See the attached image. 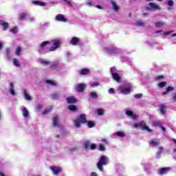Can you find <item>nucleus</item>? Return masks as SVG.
<instances>
[{
  "instance_id": "f257e3e1",
  "label": "nucleus",
  "mask_w": 176,
  "mask_h": 176,
  "mask_svg": "<svg viewBox=\"0 0 176 176\" xmlns=\"http://www.w3.org/2000/svg\"><path fill=\"white\" fill-rule=\"evenodd\" d=\"M61 41L60 40H53L51 42L44 41L43 42L38 48V52L41 54L47 53V52H54L60 47Z\"/></svg>"
},
{
  "instance_id": "f03ea898",
  "label": "nucleus",
  "mask_w": 176,
  "mask_h": 176,
  "mask_svg": "<svg viewBox=\"0 0 176 176\" xmlns=\"http://www.w3.org/2000/svg\"><path fill=\"white\" fill-rule=\"evenodd\" d=\"M109 163V158L107 155H102L99 158L97 167L100 171H104L102 166H107Z\"/></svg>"
},
{
  "instance_id": "7ed1b4c3",
  "label": "nucleus",
  "mask_w": 176,
  "mask_h": 176,
  "mask_svg": "<svg viewBox=\"0 0 176 176\" xmlns=\"http://www.w3.org/2000/svg\"><path fill=\"white\" fill-rule=\"evenodd\" d=\"M119 93L122 94H130L131 93V85H122L117 89Z\"/></svg>"
},
{
  "instance_id": "20e7f679",
  "label": "nucleus",
  "mask_w": 176,
  "mask_h": 176,
  "mask_svg": "<svg viewBox=\"0 0 176 176\" xmlns=\"http://www.w3.org/2000/svg\"><path fill=\"white\" fill-rule=\"evenodd\" d=\"M80 123H87V120H86V116L85 114H81L78 120H74V125L77 129L80 127Z\"/></svg>"
},
{
  "instance_id": "39448f33",
  "label": "nucleus",
  "mask_w": 176,
  "mask_h": 176,
  "mask_svg": "<svg viewBox=\"0 0 176 176\" xmlns=\"http://www.w3.org/2000/svg\"><path fill=\"white\" fill-rule=\"evenodd\" d=\"M104 52L111 56H115V54H118V53H119V50L115 47H108L104 48Z\"/></svg>"
},
{
  "instance_id": "423d86ee",
  "label": "nucleus",
  "mask_w": 176,
  "mask_h": 176,
  "mask_svg": "<svg viewBox=\"0 0 176 176\" xmlns=\"http://www.w3.org/2000/svg\"><path fill=\"white\" fill-rule=\"evenodd\" d=\"M111 76L114 80L120 83V76H119L116 72V67H111L110 68Z\"/></svg>"
},
{
  "instance_id": "0eeeda50",
  "label": "nucleus",
  "mask_w": 176,
  "mask_h": 176,
  "mask_svg": "<svg viewBox=\"0 0 176 176\" xmlns=\"http://www.w3.org/2000/svg\"><path fill=\"white\" fill-rule=\"evenodd\" d=\"M84 148L85 151H93L97 148V144L86 141L84 142Z\"/></svg>"
},
{
  "instance_id": "6e6552de",
  "label": "nucleus",
  "mask_w": 176,
  "mask_h": 176,
  "mask_svg": "<svg viewBox=\"0 0 176 176\" xmlns=\"http://www.w3.org/2000/svg\"><path fill=\"white\" fill-rule=\"evenodd\" d=\"M50 170L54 175H59L60 173H63V168L59 166H50Z\"/></svg>"
},
{
  "instance_id": "1a4fd4ad",
  "label": "nucleus",
  "mask_w": 176,
  "mask_h": 176,
  "mask_svg": "<svg viewBox=\"0 0 176 176\" xmlns=\"http://www.w3.org/2000/svg\"><path fill=\"white\" fill-rule=\"evenodd\" d=\"M55 20L56 21H61L62 23H68V19L65 17L63 14H58L56 16Z\"/></svg>"
},
{
  "instance_id": "9d476101",
  "label": "nucleus",
  "mask_w": 176,
  "mask_h": 176,
  "mask_svg": "<svg viewBox=\"0 0 176 176\" xmlns=\"http://www.w3.org/2000/svg\"><path fill=\"white\" fill-rule=\"evenodd\" d=\"M21 111L22 112V115L25 119H28L30 118V111H28V109L25 107V106H22L21 107Z\"/></svg>"
},
{
  "instance_id": "9b49d317",
  "label": "nucleus",
  "mask_w": 176,
  "mask_h": 176,
  "mask_svg": "<svg viewBox=\"0 0 176 176\" xmlns=\"http://www.w3.org/2000/svg\"><path fill=\"white\" fill-rule=\"evenodd\" d=\"M148 6L150 7H148L146 8L147 10H153V9L156 10H162V8H160V6L154 3H149Z\"/></svg>"
},
{
  "instance_id": "f8f14e48",
  "label": "nucleus",
  "mask_w": 176,
  "mask_h": 176,
  "mask_svg": "<svg viewBox=\"0 0 176 176\" xmlns=\"http://www.w3.org/2000/svg\"><path fill=\"white\" fill-rule=\"evenodd\" d=\"M174 32L173 30L168 31V32H164L163 30H157L155 32V34H162V38L164 39L166 38V36L170 35V34H173Z\"/></svg>"
},
{
  "instance_id": "ddd939ff",
  "label": "nucleus",
  "mask_w": 176,
  "mask_h": 176,
  "mask_svg": "<svg viewBox=\"0 0 176 176\" xmlns=\"http://www.w3.org/2000/svg\"><path fill=\"white\" fill-rule=\"evenodd\" d=\"M126 115L129 118V119H133V120H137V119H138V116L134 114L131 111L126 110Z\"/></svg>"
},
{
  "instance_id": "4468645a",
  "label": "nucleus",
  "mask_w": 176,
  "mask_h": 176,
  "mask_svg": "<svg viewBox=\"0 0 176 176\" xmlns=\"http://www.w3.org/2000/svg\"><path fill=\"white\" fill-rule=\"evenodd\" d=\"M110 3L113 8V10H114V12H119V10H120V6L118 4V3L113 0H111L110 1Z\"/></svg>"
},
{
  "instance_id": "2eb2a0df",
  "label": "nucleus",
  "mask_w": 176,
  "mask_h": 176,
  "mask_svg": "<svg viewBox=\"0 0 176 176\" xmlns=\"http://www.w3.org/2000/svg\"><path fill=\"white\" fill-rule=\"evenodd\" d=\"M53 121V126L54 127H60L61 126V123H60V118L58 116H55L52 118Z\"/></svg>"
},
{
  "instance_id": "dca6fc26",
  "label": "nucleus",
  "mask_w": 176,
  "mask_h": 176,
  "mask_svg": "<svg viewBox=\"0 0 176 176\" xmlns=\"http://www.w3.org/2000/svg\"><path fill=\"white\" fill-rule=\"evenodd\" d=\"M150 146H153V148H156V146H159L160 145V140L157 139H153L150 142H148Z\"/></svg>"
},
{
  "instance_id": "f3484780",
  "label": "nucleus",
  "mask_w": 176,
  "mask_h": 176,
  "mask_svg": "<svg viewBox=\"0 0 176 176\" xmlns=\"http://www.w3.org/2000/svg\"><path fill=\"white\" fill-rule=\"evenodd\" d=\"M85 87H86V84H78L77 85H76V90L78 92V93H82V91H83V90H85Z\"/></svg>"
},
{
  "instance_id": "a211bd4d",
  "label": "nucleus",
  "mask_w": 176,
  "mask_h": 176,
  "mask_svg": "<svg viewBox=\"0 0 176 176\" xmlns=\"http://www.w3.org/2000/svg\"><path fill=\"white\" fill-rule=\"evenodd\" d=\"M168 171H170L169 167L162 168L158 170V174L160 175H164V174H166V173H168Z\"/></svg>"
},
{
  "instance_id": "6ab92c4d",
  "label": "nucleus",
  "mask_w": 176,
  "mask_h": 176,
  "mask_svg": "<svg viewBox=\"0 0 176 176\" xmlns=\"http://www.w3.org/2000/svg\"><path fill=\"white\" fill-rule=\"evenodd\" d=\"M38 61L39 64H41V65H44V67H47V65H50V61L47 60H45L43 58H39Z\"/></svg>"
},
{
  "instance_id": "aec40b11",
  "label": "nucleus",
  "mask_w": 176,
  "mask_h": 176,
  "mask_svg": "<svg viewBox=\"0 0 176 176\" xmlns=\"http://www.w3.org/2000/svg\"><path fill=\"white\" fill-rule=\"evenodd\" d=\"M116 137L123 138V137H126V135L124 134V133L122 131H118L117 133H114L111 134V138H116Z\"/></svg>"
},
{
  "instance_id": "412c9836",
  "label": "nucleus",
  "mask_w": 176,
  "mask_h": 176,
  "mask_svg": "<svg viewBox=\"0 0 176 176\" xmlns=\"http://www.w3.org/2000/svg\"><path fill=\"white\" fill-rule=\"evenodd\" d=\"M140 127L142 130H147V131L151 132V129L148 128V126H146V123L144 121L140 122Z\"/></svg>"
},
{
  "instance_id": "4be33fe9",
  "label": "nucleus",
  "mask_w": 176,
  "mask_h": 176,
  "mask_svg": "<svg viewBox=\"0 0 176 176\" xmlns=\"http://www.w3.org/2000/svg\"><path fill=\"white\" fill-rule=\"evenodd\" d=\"M155 25L157 28H164V26L166 25L165 21H157L155 23Z\"/></svg>"
},
{
  "instance_id": "5701e85b",
  "label": "nucleus",
  "mask_w": 176,
  "mask_h": 176,
  "mask_svg": "<svg viewBox=\"0 0 176 176\" xmlns=\"http://www.w3.org/2000/svg\"><path fill=\"white\" fill-rule=\"evenodd\" d=\"M32 3L33 5H36V6H46V3H45V1H41L38 0L32 1Z\"/></svg>"
},
{
  "instance_id": "b1692460",
  "label": "nucleus",
  "mask_w": 176,
  "mask_h": 176,
  "mask_svg": "<svg viewBox=\"0 0 176 176\" xmlns=\"http://www.w3.org/2000/svg\"><path fill=\"white\" fill-rule=\"evenodd\" d=\"M23 96L25 97V100H27V101L32 100V97L30 96V94H28V91H27V89L23 90Z\"/></svg>"
},
{
  "instance_id": "393cba45",
  "label": "nucleus",
  "mask_w": 176,
  "mask_h": 176,
  "mask_svg": "<svg viewBox=\"0 0 176 176\" xmlns=\"http://www.w3.org/2000/svg\"><path fill=\"white\" fill-rule=\"evenodd\" d=\"M80 42V38L78 37H73L71 41V44L74 46L78 45Z\"/></svg>"
},
{
  "instance_id": "a878e982",
  "label": "nucleus",
  "mask_w": 176,
  "mask_h": 176,
  "mask_svg": "<svg viewBox=\"0 0 176 176\" xmlns=\"http://www.w3.org/2000/svg\"><path fill=\"white\" fill-rule=\"evenodd\" d=\"M0 25H2V27H3L4 31H6L8 28H9V23L5 22L3 21H0Z\"/></svg>"
},
{
  "instance_id": "bb28decb",
  "label": "nucleus",
  "mask_w": 176,
  "mask_h": 176,
  "mask_svg": "<svg viewBox=\"0 0 176 176\" xmlns=\"http://www.w3.org/2000/svg\"><path fill=\"white\" fill-rule=\"evenodd\" d=\"M68 104H76V98L74 96H71L67 98Z\"/></svg>"
},
{
  "instance_id": "cd10ccee",
  "label": "nucleus",
  "mask_w": 176,
  "mask_h": 176,
  "mask_svg": "<svg viewBox=\"0 0 176 176\" xmlns=\"http://www.w3.org/2000/svg\"><path fill=\"white\" fill-rule=\"evenodd\" d=\"M10 94L12 96H16V91H14V85H13V82L10 83V90H9Z\"/></svg>"
},
{
  "instance_id": "c85d7f7f",
  "label": "nucleus",
  "mask_w": 176,
  "mask_h": 176,
  "mask_svg": "<svg viewBox=\"0 0 176 176\" xmlns=\"http://www.w3.org/2000/svg\"><path fill=\"white\" fill-rule=\"evenodd\" d=\"M163 151H164V148L163 146H160L159 151L156 153V159H160V155L163 153Z\"/></svg>"
},
{
  "instance_id": "c756f323",
  "label": "nucleus",
  "mask_w": 176,
  "mask_h": 176,
  "mask_svg": "<svg viewBox=\"0 0 176 176\" xmlns=\"http://www.w3.org/2000/svg\"><path fill=\"white\" fill-rule=\"evenodd\" d=\"M80 75H89L90 70L89 69H82L80 72Z\"/></svg>"
},
{
  "instance_id": "7c9ffc66",
  "label": "nucleus",
  "mask_w": 176,
  "mask_h": 176,
  "mask_svg": "<svg viewBox=\"0 0 176 176\" xmlns=\"http://www.w3.org/2000/svg\"><path fill=\"white\" fill-rule=\"evenodd\" d=\"M160 111L162 115H164V113H166V104H162L160 106Z\"/></svg>"
},
{
  "instance_id": "2f4dec72",
  "label": "nucleus",
  "mask_w": 176,
  "mask_h": 176,
  "mask_svg": "<svg viewBox=\"0 0 176 176\" xmlns=\"http://www.w3.org/2000/svg\"><path fill=\"white\" fill-rule=\"evenodd\" d=\"M52 109H53V107L52 106H50L49 107L45 109L44 111H43V115H47V113H49V112H50Z\"/></svg>"
},
{
  "instance_id": "473e14b6",
  "label": "nucleus",
  "mask_w": 176,
  "mask_h": 176,
  "mask_svg": "<svg viewBox=\"0 0 176 176\" xmlns=\"http://www.w3.org/2000/svg\"><path fill=\"white\" fill-rule=\"evenodd\" d=\"M135 25L139 27H145V22L142 21H136Z\"/></svg>"
},
{
  "instance_id": "72a5a7b5",
  "label": "nucleus",
  "mask_w": 176,
  "mask_h": 176,
  "mask_svg": "<svg viewBox=\"0 0 176 176\" xmlns=\"http://www.w3.org/2000/svg\"><path fill=\"white\" fill-rule=\"evenodd\" d=\"M13 64L14 65H15V67H21V65H20V62H19V60H17V58H14L13 60Z\"/></svg>"
},
{
  "instance_id": "f704fd0d",
  "label": "nucleus",
  "mask_w": 176,
  "mask_h": 176,
  "mask_svg": "<svg viewBox=\"0 0 176 176\" xmlns=\"http://www.w3.org/2000/svg\"><path fill=\"white\" fill-rule=\"evenodd\" d=\"M57 98H60V92H56L52 95L53 100H57Z\"/></svg>"
},
{
  "instance_id": "c9c22d12",
  "label": "nucleus",
  "mask_w": 176,
  "mask_h": 176,
  "mask_svg": "<svg viewBox=\"0 0 176 176\" xmlns=\"http://www.w3.org/2000/svg\"><path fill=\"white\" fill-rule=\"evenodd\" d=\"M98 112V115H99V116H102V115H104V113L105 112V110L102 109H98L97 110Z\"/></svg>"
},
{
  "instance_id": "e433bc0d",
  "label": "nucleus",
  "mask_w": 176,
  "mask_h": 176,
  "mask_svg": "<svg viewBox=\"0 0 176 176\" xmlns=\"http://www.w3.org/2000/svg\"><path fill=\"white\" fill-rule=\"evenodd\" d=\"M173 90H174V88L173 87H168V88L166 89V91L163 92L162 94L164 96L167 94V93H169V91H173Z\"/></svg>"
},
{
  "instance_id": "4c0bfd02",
  "label": "nucleus",
  "mask_w": 176,
  "mask_h": 176,
  "mask_svg": "<svg viewBox=\"0 0 176 176\" xmlns=\"http://www.w3.org/2000/svg\"><path fill=\"white\" fill-rule=\"evenodd\" d=\"M50 65L51 68L57 67L58 65V61L50 62Z\"/></svg>"
},
{
  "instance_id": "58836bf2",
  "label": "nucleus",
  "mask_w": 176,
  "mask_h": 176,
  "mask_svg": "<svg viewBox=\"0 0 176 176\" xmlns=\"http://www.w3.org/2000/svg\"><path fill=\"white\" fill-rule=\"evenodd\" d=\"M68 109H69L70 111H76V105H74V104H70V105L68 107Z\"/></svg>"
},
{
  "instance_id": "ea45409f",
  "label": "nucleus",
  "mask_w": 176,
  "mask_h": 176,
  "mask_svg": "<svg viewBox=\"0 0 176 176\" xmlns=\"http://www.w3.org/2000/svg\"><path fill=\"white\" fill-rule=\"evenodd\" d=\"M166 86H167L166 82H162L158 84V87H160L161 89L163 87H166Z\"/></svg>"
},
{
  "instance_id": "a19ab883",
  "label": "nucleus",
  "mask_w": 176,
  "mask_h": 176,
  "mask_svg": "<svg viewBox=\"0 0 176 176\" xmlns=\"http://www.w3.org/2000/svg\"><path fill=\"white\" fill-rule=\"evenodd\" d=\"M25 17H27V13L25 12H22L21 14V16H20V20H25Z\"/></svg>"
},
{
  "instance_id": "79ce46f5",
  "label": "nucleus",
  "mask_w": 176,
  "mask_h": 176,
  "mask_svg": "<svg viewBox=\"0 0 176 176\" xmlns=\"http://www.w3.org/2000/svg\"><path fill=\"white\" fill-rule=\"evenodd\" d=\"M167 5H168V6H170V8H173V6H174V1L168 0L167 1Z\"/></svg>"
},
{
  "instance_id": "37998d69",
  "label": "nucleus",
  "mask_w": 176,
  "mask_h": 176,
  "mask_svg": "<svg viewBox=\"0 0 176 176\" xmlns=\"http://www.w3.org/2000/svg\"><path fill=\"white\" fill-rule=\"evenodd\" d=\"M68 6H70V8H74V5L72 4V2H71L69 0H63Z\"/></svg>"
},
{
  "instance_id": "c03bdc74",
  "label": "nucleus",
  "mask_w": 176,
  "mask_h": 176,
  "mask_svg": "<svg viewBox=\"0 0 176 176\" xmlns=\"http://www.w3.org/2000/svg\"><path fill=\"white\" fill-rule=\"evenodd\" d=\"M153 125L157 126H162V122L161 121H154L153 122Z\"/></svg>"
},
{
  "instance_id": "a18cd8bd",
  "label": "nucleus",
  "mask_w": 176,
  "mask_h": 176,
  "mask_svg": "<svg viewBox=\"0 0 176 176\" xmlns=\"http://www.w3.org/2000/svg\"><path fill=\"white\" fill-rule=\"evenodd\" d=\"M46 83H47V85H51V86H56V83L54 82V81H52V80H47L46 81Z\"/></svg>"
},
{
  "instance_id": "49530a36",
  "label": "nucleus",
  "mask_w": 176,
  "mask_h": 176,
  "mask_svg": "<svg viewBox=\"0 0 176 176\" xmlns=\"http://www.w3.org/2000/svg\"><path fill=\"white\" fill-rule=\"evenodd\" d=\"M99 151H101L102 152H104L105 151V146L102 144H100L99 145Z\"/></svg>"
},
{
  "instance_id": "de8ad7c7",
  "label": "nucleus",
  "mask_w": 176,
  "mask_h": 176,
  "mask_svg": "<svg viewBox=\"0 0 176 176\" xmlns=\"http://www.w3.org/2000/svg\"><path fill=\"white\" fill-rule=\"evenodd\" d=\"M87 126L89 129H91V127H94V122L93 121H89L87 122Z\"/></svg>"
},
{
  "instance_id": "09e8293b",
  "label": "nucleus",
  "mask_w": 176,
  "mask_h": 176,
  "mask_svg": "<svg viewBox=\"0 0 176 176\" xmlns=\"http://www.w3.org/2000/svg\"><path fill=\"white\" fill-rule=\"evenodd\" d=\"M90 96L91 97V98H94V99H96V98H97L98 97L96 92H91L90 94Z\"/></svg>"
},
{
  "instance_id": "8fccbe9b",
  "label": "nucleus",
  "mask_w": 176,
  "mask_h": 176,
  "mask_svg": "<svg viewBox=\"0 0 176 176\" xmlns=\"http://www.w3.org/2000/svg\"><path fill=\"white\" fill-rule=\"evenodd\" d=\"M21 53V47H18L16 51V56H20Z\"/></svg>"
},
{
  "instance_id": "3c124183",
  "label": "nucleus",
  "mask_w": 176,
  "mask_h": 176,
  "mask_svg": "<svg viewBox=\"0 0 176 176\" xmlns=\"http://www.w3.org/2000/svg\"><path fill=\"white\" fill-rule=\"evenodd\" d=\"M91 87H97V86H100V83L98 82H91L90 83Z\"/></svg>"
},
{
  "instance_id": "603ef678",
  "label": "nucleus",
  "mask_w": 176,
  "mask_h": 176,
  "mask_svg": "<svg viewBox=\"0 0 176 176\" xmlns=\"http://www.w3.org/2000/svg\"><path fill=\"white\" fill-rule=\"evenodd\" d=\"M11 32H12V34H17V32H19V30H17V27H14V28H12L10 30Z\"/></svg>"
},
{
  "instance_id": "864d4df0",
  "label": "nucleus",
  "mask_w": 176,
  "mask_h": 176,
  "mask_svg": "<svg viewBox=\"0 0 176 176\" xmlns=\"http://www.w3.org/2000/svg\"><path fill=\"white\" fill-rule=\"evenodd\" d=\"M28 21H29V23H34V21H35V17L34 16H30L28 19Z\"/></svg>"
},
{
  "instance_id": "5fc2aeb1",
  "label": "nucleus",
  "mask_w": 176,
  "mask_h": 176,
  "mask_svg": "<svg viewBox=\"0 0 176 176\" xmlns=\"http://www.w3.org/2000/svg\"><path fill=\"white\" fill-rule=\"evenodd\" d=\"M36 109L41 111L42 109H43V105L42 104H37L36 105Z\"/></svg>"
},
{
  "instance_id": "6e6d98bb",
  "label": "nucleus",
  "mask_w": 176,
  "mask_h": 176,
  "mask_svg": "<svg viewBox=\"0 0 176 176\" xmlns=\"http://www.w3.org/2000/svg\"><path fill=\"white\" fill-rule=\"evenodd\" d=\"M109 94H115V93H116L115 89L113 88H110L109 89Z\"/></svg>"
},
{
  "instance_id": "4d7b16f0",
  "label": "nucleus",
  "mask_w": 176,
  "mask_h": 176,
  "mask_svg": "<svg viewBox=\"0 0 176 176\" xmlns=\"http://www.w3.org/2000/svg\"><path fill=\"white\" fill-rule=\"evenodd\" d=\"M164 78V76H157L155 77V80H160V79H163Z\"/></svg>"
},
{
  "instance_id": "13d9d810",
  "label": "nucleus",
  "mask_w": 176,
  "mask_h": 176,
  "mask_svg": "<svg viewBox=\"0 0 176 176\" xmlns=\"http://www.w3.org/2000/svg\"><path fill=\"white\" fill-rule=\"evenodd\" d=\"M141 97H142V94H138L135 95V98H141Z\"/></svg>"
},
{
  "instance_id": "bf43d9fd",
  "label": "nucleus",
  "mask_w": 176,
  "mask_h": 176,
  "mask_svg": "<svg viewBox=\"0 0 176 176\" xmlns=\"http://www.w3.org/2000/svg\"><path fill=\"white\" fill-rule=\"evenodd\" d=\"M102 142H104V144H108V139L107 138H103L102 139Z\"/></svg>"
},
{
  "instance_id": "052dcab7",
  "label": "nucleus",
  "mask_w": 176,
  "mask_h": 176,
  "mask_svg": "<svg viewBox=\"0 0 176 176\" xmlns=\"http://www.w3.org/2000/svg\"><path fill=\"white\" fill-rule=\"evenodd\" d=\"M134 129H140V123L133 125Z\"/></svg>"
},
{
  "instance_id": "680f3d73",
  "label": "nucleus",
  "mask_w": 176,
  "mask_h": 176,
  "mask_svg": "<svg viewBox=\"0 0 176 176\" xmlns=\"http://www.w3.org/2000/svg\"><path fill=\"white\" fill-rule=\"evenodd\" d=\"M87 5H88V6H93V3L92 1H87Z\"/></svg>"
},
{
  "instance_id": "e2e57ef3",
  "label": "nucleus",
  "mask_w": 176,
  "mask_h": 176,
  "mask_svg": "<svg viewBox=\"0 0 176 176\" xmlns=\"http://www.w3.org/2000/svg\"><path fill=\"white\" fill-rule=\"evenodd\" d=\"M148 16H149V14L148 12H144L143 14V17H148Z\"/></svg>"
},
{
  "instance_id": "0e129e2a",
  "label": "nucleus",
  "mask_w": 176,
  "mask_h": 176,
  "mask_svg": "<svg viewBox=\"0 0 176 176\" xmlns=\"http://www.w3.org/2000/svg\"><path fill=\"white\" fill-rule=\"evenodd\" d=\"M91 176H98V175H97V173L96 172H92L91 173Z\"/></svg>"
},
{
  "instance_id": "69168bd1",
  "label": "nucleus",
  "mask_w": 176,
  "mask_h": 176,
  "mask_svg": "<svg viewBox=\"0 0 176 176\" xmlns=\"http://www.w3.org/2000/svg\"><path fill=\"white\" fill-rule=\"evenodd\" d=\"M173 100L174 101H176V93H175L174 95L173 96Z\"/></svg>"
},
{
  "instance_id": "338daca9",
  "label": "nucleus",
  "mask_w": 176,
  "mask_h": 176,
  "mask_svg": "<svg viewBox=\"0 0 176 176\" xmlns=\"http://www.w3.org/2000/svg\"><path fill=\"white\" fill-rule=\"evenodd\" d=\"M96 8H97L98 9H102V7H101V6L100 5L96 6Z\"/></svg>"
},
{
  "instance_id": "774afa93",
  "label": "nucleus",
  "mask_w": 176,
  "mask_h": 176,
  "mask_svg": "<svg viewBox=\"0 0 176 176\" xmlns=\"http://www.w3.org/2000/svg\"><path fill=\"white\" fill-rule=\"evenodd\" d=\"M171 36H172V38H175V36H176V33L173 34L171 35Z\"/></svg>"
}]
</instances>
